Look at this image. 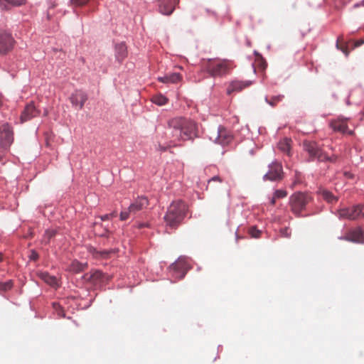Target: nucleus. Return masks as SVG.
Instances as JSON below:
<instances>
[{
  "instance_id": "obj_7",
  "label": "nucleus",
  "mask_w": 364,
  "mask_h": 364,
  "mask_svg": "<svg viewBox=\"0 0 364 364\" xmlns=\"http://www.w3.org/2000/svg\"><path fill=\"white\" fill-rule=\"evenodd\" d=\"M284 177L283 167L280 162L273 161L268 165V171L263 176V181H279Z\"/></svg>"
},
{
  "instance_id": "obj_26",
  "label": "nucleus",
  "mask_w": 364,
  "mask_h": 364,
  "mask_svg": "<svg viewBox=\"0 0 364 364\" xmlns=\"http://www.w3.org/2000/svg\"><path fill=\"white\" fill-rule=\"evenodd\" d=\"M278 147L284 153L289 154L291 150L290 141L288 139L280 141L278 144Z\"/></svg>"
},
{
  "instance_id": "obj_24",
  "label": "nucleus",
  "mask_w": 364,
  "mask_h": 364,
  "mask_svg": "<svg viewBox=\"0 0 364 364\" xmlns=\"http://www.w3.org/2000/svg\"><path fill=\"white\" fill-rule=\"evenodd\" d=\"M284 98V95H277L272 96L270 98H268L267 96L264 97L265 102L272 107H274L279 102H282Z\"/></svg>"
},
{
  "instance_id": "obj_42",
  "label": "nucleus",
  "mask_w": 364,
  "mask_h": 364,
  "mask_svg": "<svg viewBox=\"0 0 364 364\" xmlns=\"http://www.w3.org/2000/svg\"><path fill=\"white\" fill-rule=\"evenodd\" d=\"M276 198H276V197H274V196H273V197L271 198V200H270V203H271L272 205H274V204H275V199H276Z\"/></svg>"
},
{
  "instance_id": "obj_36",
  "label": "nucleus",
  "mask_w": 364,
  "mask_h": 364,
  "mask_svg": "<svg viewBox=\"0 0 364 364\" xmlns=\"http://www.w3.org/2000/svg\"><path fill=\"white\" fill-rule=\"evenodd\" d=\"M287 195V193L286 191L282 189L276 190L274 193V197L277 198H283L286 197Z\"/></svg>"
},
{
  "instance_id": "obj_12",
  "label": "nucleus",
  "mask_w": 364,
  "mask_h": 364,
  "mask_svg": "<svg viewBox=\"0 0 364 364\" xmlns=\"http://www.w3.org/2000/svg\"><path fill=\"white\" fill-rule=\"evenodd\" d=\"M252 84V81L251 80H232L227 88V92L228 94H231L235 92H240L243 89L250 86Z\"/></svg>"
},
{
  "instance_id": "obj_15",
  "label": "nucleus",
  "mask_w": 364,
  "mask_h": 364,
  "mask_svg": "<svg viewBox=\"0 0 364 364\" xmlns=\"http://www.w3.org/2000/svg\"><path fill=\"white\" fill-rule=\"evenodd\" d=\"M148 205V199L145 196H139L129 206V211L136 214Z\"/></svg>"
},
{
  "instance_id": "obj_14",
  "label": "nucleus",
  "mask_w": 364,
  "mask_h": 364,
  "mask_svg": "<svg viewBox=\"0 0 364 364\" xmlns=\"http://www.w3.org/2000/svg\"><path fill=\"white\" fill-rule=\"evenodd\" d=\"M178 0H161L159 6V12L166 16H170L175 9Z\"/></svg>"
},
{
  "instance_id": "obj_32",
  "label": "nucleus",
  "mask_w": 364,
  "mask_h": 364,
  "mask_svg": "<svg viewBox=\"0 0 364 364\" xmlns=\"http://www.w3.org/2000/svg\"><path fill=\"white\" fill-rule=\"evenodd\" d=\"M53 309H54L55 312L57 314V315L60 318L65 317V312H64L62 306L58 303H53Z\"/></svg>"
},
{
  "instance_id": "obj_16",
  "label": "nucleus",
  "mask_w": 364,
  "mask_h": 364,
  "mask_svg": "<svg viewBox=\"0 0 364 364\" xmlns=\"http://www.w3.org/2000/svg\"><path fill=\"white\" fill-rule=\"evenodd\" d=\"M349 119V117H344L339 116L336 120H333L330 123V127L335 132L345 133L348 130V126L346 122Z\"/></svg>"
},
{
  "instance_id": "obj_28",
  "label": "nucleus",
  "mask_w": 364,
  "mask_h": 364,
  "mask_svg": "<svg viewBox=\"0 0 364 364\" xmlns=\"http://www.w3.org/2000/svg\"><path fill=\"white\" fill-rule=\"evenodd\" d=\"M57 231L54 229H48L45 231L43 237V242L45 243H48L50 240L54 237L56 234Z\"/></svg>"
},
{
  "instance_id": "obj_47",
  "label": "nucleus",
  "mask_w": 364,
  "mask_h": 364,
  "mask_svg": "<svg viewBox=\"0 0 364 364\" xmlns=\"http://www.w3.org/2000/svg\"><path fill=\"white\" fill-rule=\"evenodd\" d=\"M102 252V253H103V254H107V253H108L109 252L104 251V252Z\"/></svg>"
},
{
  "instance_id": "obj_33",
  "label": "nucleus",
  "mask_w": 364,
  "mask_h": 364,
  "mask_svg": "<svg viewBox=\"0 0 364 364\" xmlns=\"http://www.w3.org/2000/svg\"><path fill=\"white\" fill-rule=\"evenodd\" d=\"M117 216V212L116 210H114L110 213H107V214L99 216L98 218H100L101 222H104V221L112 219L114 218H116Z\"/></svg>"
},
{
  "instance_id": "obj_34",
  "label": "nucleus",
  "mask_w": 364,
  "mask_h": 364,
  "mask_svg": "<svg viewBox=\"0 0 364 364\" xmlns=\"http://www.w3.org/2000/svg\"><path fill=\"white\" fill-rule=\"evenodd\" d=\"M223 180L222 178L218 176H213L212 178H210L208 181V185H207V189H208L209 188H213L212 187V183H214V182H218L219 183H222Z\"/></svg>"
},
{
  "instance_id": "obj_30",
  "label": "nucleus",
  "mask_w": 364,
  "mask_h": 364,
  "mask_svg": "<svg viewBox=\"0 0 364 364\" xmlns=\"http://www.w3.org/2000/svg\"><path fill=\"white\" fill-rule=\"evenodd\" d=\"M262 232V230L257 229L255 225L250 227L248 229V234L253 238H259Z\"/></svg>"
},
{
  "instance_id": "obj_48",
  "label": "nucleus",
  "mask_w": 364,
  "mask_h": 364,
  "mask_svg": "<svg viewBox=\"0 0 364 364\" xmlns=\"http://www.w3.org/2000/svg\"><path fill=\"white\" fill-rule=\"evenodd\" d=\"M2 260V255L0 254V262Z\"/></svg>"
},
{
  "instance_id": "obj_5",
  "label": "nucleus",
  "mask_w": 364,
  "mask_h": 364,
  "mask_svg": "<svg viewBox=\"0 0 364 364\" xmlns=\"http://www.w3.org/2000/svg\"><path fill=\"white\" fill-rule=\"evenodd\" d=\"M313 200L311 196L307 193L296 192L290 196L289 204L291 211L297 217L301 215V212L306 206Z\"/></svg>"
},
{
  "instance_id": "obj_35",
  "label": "nucleus",
  "mask_w": 364,
  "mask_h": 364,
  "mask_svg": "<svg viewBox=\"0 0 364 364\" xmlns=\"http://www.w3.org/2000/svg\"><path fill=\"white\" fill-rule=\"evenodd\" d=\"M133 214L132 212L129 211V208L126 210H122L119 214V218L121 220H126L129 218V215Z\"/></svg>"
},
{
  "instance_id": "obj_38",
  "label": "nucleus",
  "mask_w": 364,
  "mask_h": 364,
  "mask_svg": "<svg viewBox=\"0 0 364 364\" xmlns=\"http://www.w3.org/2000/svg\"><path fill=\"white\" fill-rule=\"evenodd\" d=\"M88 0H70V4L73 6H80L85 5Z\"/></svg>"
},
{
  "instance_id": "obj_40",
  "label": "nucleus",
  "mask_w": 364,
  "mask_h": 364,
  "mask_svg": "<svg viewBox=\"0 0 364 364\" xmlns=\"http://www.w3.org/2000/svg\"><path fill=\"white\" fill-rule=\"evenodd\" d=\"M360 6H364V0H362L361 1L358 2L353 5V8L355 9L358 8Z\"/></svg>"
},
{
  "instance_id": "obj_39",
  "label": "nucleus",
  "mask_w": 364,
  "mask_h": 364,
  "mask_svg": "<svg viewBox=\"0 0 364 364\" xmlns=\"http://www.w3.org/2000/svg\"><path fill=\"white\" fill-rule=\"evenodd\" d=\"M39 256L37 252H31V254L29 255V258L31 260L36 261L38 259Z\"/></svg>"
},
{
  "instance_id": "obj_1",
  "label": "nucleus",
  "mask_w": 364,
  "mask_h": 364,
  "mask_svg": "<svg viewBox=\"0 0 364 364\" xmlns=\"http://www.w3.org/2000/svg\"><path fill=\"white\" fill-rule=\"evenodd\" d=\"M168 132L173 141L193 140L198 136L196 122L191 119L176 117L168 121Z\"/></svg>"
},
{
  "instance_id": "obj_4",
  "label": "nucleus",
  "mask_w": 364,
  "mask_h": 364,
  "mask_svg": "<svg viewBox=\"0 0 364 364\" xmlns=\"http://www.w3.org/2000/svg\"><path fill=\"white\" fill-rule=\"evenodd\" d=\"M232 63L228 60L208 59L205 65L206 72L213 77H222L230 73Z\"/></svg>"
},
{
  "instance_id": "obj_27",
  "label": "nucleus",
  "mask_w": 364,
  "mask_h": 364,
  "mask_svg": "<svg viewBox=\"0 0 364 364\" xmlns=\"http://www.w3.org/2000/svg\"><path fill=\"white\" fill-rule=\"evenodd\" d=\"M172 268L173 269H181L183 271H186L188 267L187 262L183 259H179L176 263L172 264Z\"/></svg>"
},
{
  "instance_id": "obj_45",
  "label": "nucleus",
  "mask_w": 364,
  "mask_h": 364,
  "mask_svg": "<svg viewBox=\"0 0 364 364\" xmlns=\"http://www.w3.org/2000/svg\"><path fill=\"white\" fill-rule=\"evenodd\" d=\"M346 105H350V102L349 100V99L348 98L347 100H346Z\"/></svg>"
},
{
  "instance_id": "obj_25",
  "label": "nucleus",
  "mask_w": 364,
  "mask_h": 364,
  "mask_svg": "<svg viewBox=\"0 0 364 364\" xmlns=\"http://www.w3.org/2000/svg\"><path fill=\"white\" fill-rule=\"evenodd\" d=\"M41 278L47 284L52 287H55L58 284L57 279L54 276L50 275L47 272H42L40 274Z\"/></svg>"
},
{
  "instance_id": "obj_44",
  "label": "nucleus",
  "mask_w": 364,
  "mask_h": 364,
  "mask_svg": "<svg viewBox=\"0 0 364 364\" xmlns=\"http://www.w3.org/2000/svg\"><path fill=\"white\" fill-rule=\"evenodd\" d=\"M196 18H197V17H196V15H192V16H191V20H192V21H196Z\"/></svg>"
},
{
  "instance_id": "obj_49",
  "label": "nucleus",
  "mask_w": 364,
  "mask_h": 364,
  "mask_svg": "<svg viewBox=\"0 0 364 364\" xmlns=\"http://www.w3.org/2000/svg\"><path fill=\"white\" fill-rule=\"evenodd\" d=\"M161 149L162 151H164V150H165V148L161 147Z\"/></svg>"
},
{
  "instance_id": "obj_13",
  "label": "nucleus",
  "mask_w": 364,
  "mask_h": 364,
  "mask_svg": "<svg viewBox=\"0 0 364 364\" xmlns=\"http://www.w3.org/2000/svg\"><path fill=\"white\" fill-rule=\"evenodd\" d=\"M39 111L36 108L33 102L28 104L21 114V121L24 122L37 117Z\"/></svg>"
},
{
  "instance_id": "obj_31",
  "label": "nucleus",
  "mask_w": 364,
  "mask_h": 364,
  "mask_svg": "<svg viewBox=\"0 0 364 364\" xmlns=\"http://www.w3.org/2000/svg\"><path fill=\"white\" fill-rule=\"evenodd\" d=\"M14 283L12 280H9L5 282H0V292H6L13 287Z\"/></svg>"
},
{
  "instance_id": "obj_19",
  "label": "nucleus",
  "mask_w": 364,
  "mask_h": 364,
  "mask_svg": "<svg viewBox=\"0 0 364 364\" xmlns=\"http://www.w3.org/2000/svg\"><path fill=\"white\" fill-rule=\"evenodd\" d=\"M93 230L96 235L100 237L107 236V233L109 232V225H102V222L95 221L92 224Z\"/></svg>"
},
{
  "instance_id": "obj_37",
  "label": "nucleus",
  "mask_w": 364,
  "mask_h": 364,
  "mask_svg": "<svg viewBox=\"0 0 364 364\" xmlns=\"http://www.w3.org/2000/svg\"><path fill=\"white\" fill-rule=\"evenodd\" d=\"M280 233L284 237H289L291 235V230L289 227H284L280 229Z\"/></svg>"
},
{
  "instance_id": "obj_9",
  "label": "nucleus",
  "mask_w": 364,
  "mask_h": 364,
  "mask_svg": "<svg viewBox=\"0 0 364 364\" xmlns=\"http://www.w3.org/2000/svg\"><path fill=\"white\" fill-rule=\"evenodd\" d=\"M14 43L15 40L11 33L7 31L0 32V53L5 54L10 51Z\"/></svg>"
},
{
  "instance_id": "obj_17",
  "label": "nucleus",
  "mask_w": 364,
  "mask_h": 364,
  "mask_svg": "<svg viewBox=\"0 0 364 364\" xmlns=\"http://www.w3.org/2000/svg\"><path fill=\"white\" fill-rule=\"evenodd\" d=\"M115 58L119 63H122L127 55V46L124 43H117L114 47Z\"/></svg>"
},
{
  "instance_id": "obj_11",
  "label": "nucleus",
  "mask_w": 364,
  "mask_h": 364,
  "mask_svg": "<svg viewBox=\"0 0 364 364\" xmlns=\"http://www.w3.org/2000/svg\"><path fill=\"white\" fill-rule=\"evenodd\" d=\"M232 139V135L224 128V127L220 125L217 129V136L214 141L222 145L225 146L228 144Z\"/></svg>"
},
{
  "instance_id": "obj_21",
  "label": "nucleus",
  "mask_w": 364,
  "mask_h": 364,
  "mask_svg": "<svg viewBox=\"0 0 364 364\" xmlns=\"http://www.w3.org/2000/svg\"><path fill=\"white\" fill-rule=\"evenodd\" d=\"M26 0H0V9L9 10L11 6H21L26 4Z\"/></svg>"
},
{
  "instance_id": "obj_29",
  "label": "nucleus",
  "mask_w": 364,
  "mask_h": 364,
  "mask_svg": "<svg viewBox=\"0 0 364 364\" xmlns=\"http://www.w3.org/2000/svg\"><path fill=\"white\" fill-rule=\"evenodd\" d=\"M152 101L154 104L161 106L167 103L168 99L163 95H158L153 97Z\"/></svg>"
},
{
  "instance_id": "obj_8",
  "label": "nucleus",
  "mask_w": 364,
  "mask_h": 364,
  "mask_svg": "<svg viewBox=\"0 0 364 364\" xmlns=\"http://www.w3.org/2000/svg\"><path fill=\"white\" fill-rule=\"evenodd\" d=\"M338 239L353 243L364 244V231L361 227L357 226L349 229L343 235L338 237Z\"/></svg>"
},
{
  "instance_id": "obj_6",
  "label": "nucleus",
  "mask_w": 364,
  "mask_h": 364,
  "mask_svg": "<svg viewBox=\"0 0 364 364\" xmlns=\"http://www.w3.org/2000/svg\"><path fill=\"white\" fill-rule=\"evenodd\" d=\"M335 215L339 220H356L364 217V205H354L350 207L338 209Z\"/></svg>"
},
{
  "instance_id": "obj_2",
  "label": "nucleus",
  "mask_w": 364,
  "mask_h": 364,
  "mask_svg": "<svg viewBox=\"0 0 364 364\" xmlns=\"http://www.w3.org/2000/svg\"><path fill=\"white\" fill-rule=\"evenodd\" d=\"M188 207L181 200L173 201L167 208L164 216L166 227L176 229L181 225L186 215Z\"/></svg>"
},
{
  "instance_id": "obj_3",
  "label": "nucleus",
  "mask_w": 364,
  "mask_h": 364,
  "mask_svg": "<svg viewBox=\"0 0 364 364\" xmlns=\"http://www.w3.org/2000/svg\"><path fill=\"white\" fill-rule=\"evenodd\" d=\"M302 149L308 155L307 161L311 162H331L335 163L337 156L334 154L328 156L321 147V146L312 140H304L301 144Z\"/></svg>"
},
{
  "instance_id": "obj_23",
  "label": "nucleus",
  "mask_w": 364,
  "mask_h": 364,
  "mask_svg": "<svg viewBox=\"0 0 364 364\" xmlns=\"http://www.w3.org/2000/svg\"><path fill=\"white\" fill-rule=\"evenodd\" d=\"M87 268V262H80L77 260L75 259L72 261L68 267V270L74 272V273H79L81 272H83Z\"/></svg>"
},
{
  "instance_id": "obj_22",
  "label": "nucleus",
  "mask_w": 364,
  "mask_h": 364,
  "mask_svg": "<svg viewBox=\"0 0 364 364\" xmlns=\"http://www.w3.org/2000/svg\"><path fill=\"white\" fill-rule=\"evenodd\" d=\"M318 194L328 203H336L338 200V198L334 196L332 192L325 188L319 189L318 191Z\"/></svg>"
},
{
  "instance_id": "obj_20",
  "label": "nucleus",
  "mask_w": 364,
  "mask_h": 364,
  "mask_svg": "<svg viewBox=\"0 0 364 364\" xmlns=\"http://www.w3.org/2000/svg\"><path fill=\"white\" fill-rule=\"evenodd\" d=\"M181 80V75L178 73H168L159 77L158 80L163 83H177Z\"/></svg>"
},
{
  "instance_id": "obj_10",
  "label": "nucleus",
  "mask_w": 364,
  "mask_h": 364,
  "mask_svg": "<svg viewBox=\"0 0 364 364\" xmlns=\"http://www.w3.org/2000/svg\"><path fill=\"white\" fill-rule=\"evenodd\" d=\"M87 100V95L82 90H75L70 96V101L73 107H78L82 109Z\"/></svg>"
},
{
  "instance_id": "obj_46",
  "label": "nucleus",
  "mask_w": 364,
  "mask_h": 364,
  "mask_svg": "<svg viewBox=\"0 0 364 364\" xmlns=\"http://www.w3.org/2000/svg\"><path fill=\"white\" fill-rule=\"evenodd\" d=\"M343 52L345 53L346 55H348V52L345 49H342Z\"/></svg>"
},
{
  "instance_id": "obj_43",
  "label": "nucleus",
  "mask_w": 364,
  "mask_h": 364,
  "mask_svg": "<svg viewBox=\"0 0 364 364\" xmlns=\"http://www.w3.org/2000/svg\"><path fill=\"white\" fill-rule=\"evenodd\" d=\"M3 105V100H2V97L1 95H0V107Z\"/></svg>"
},
{
  "instance_id": "obj_41",
  "label": "nucleus",
  "mask_w": 364,
  "mask_h": 364,
  "mask_svg": "<svg viewBox=\"0 0 364 364\" xmlns=\"http://www.w3.org/2000/svg\"><path fill=\"white\" fill-rule=\"evenodd\" d=\"M364 43V39H361L356 43L357 46H360Z\"/></svg>"
},
{
  "instance_id": "obj_18",
  "label": "nucleus",
  "mask_w": 364,
  "mask_h": 364,
  "mask_svg": "<svg viewBox=\"0 0 364 364\" xmlns=\"http://www.w3.org/2000/svg\"><path fill=\"white\" fill-rule=\"evenodd\" d=\"M105 275L99 270L92 271L90 273L85 274V279L93 283L97 284L103 281Z\"/></svg>"
}]
</instances>
